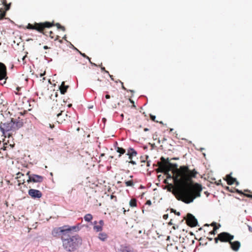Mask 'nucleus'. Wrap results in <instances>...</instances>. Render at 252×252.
I'll return each instance as SVG.
<instances>
[{
	"instance_id": "nucleus-1",
	"label": "nucleus",
	"mask_w": 252,
	"mask_h": 252,
	"mask_svg": "<svg viewBox=\"0 0 252 252\" xmlns=\"http://www.w3.org/2000/svg\"><path fill=\"white\" fill-rule=\"evenodd\" d=\"M167 163L166 171H168L170 168L173 169V179L177 187L176 191L177 199L189 204L199 197L202 189L201 186L190 182L192 178L195 177L197 173L195 170H190L187 166H181L178 168L176 164Z\"/></svg>"
},
{
	"instance_id": "nucleus-2",
	"label": "nucleus",
	"mask_w": 252,
	"mask_h": 252,
	"mask_svg": "<svg viewBox=\"0 0 252 252\" xmlns=\"http://www.w3.org/2000/svg\"><path fill=\"white\" fill-rule=\"evenodd\" d=\"M75 226L64 225L53 229L52 234L54 237H61L63 248L68 252H73L81 244L82 239L77 235H73L72 230Z\"/></svg>"
},
{
	"instance_id": "nucleus-3",
	"label": "nucleus",
	"mask_w": 252,
	"mask_h": 252,
	"mask_svg": "<svg viewBox=\"0 0 252 252\" xmlns=\"http://www.w3.org/2000/svg\"><path fill=\"white\" fill-rule=\"evenodd\" d=\"M23 125V120L20 118L16 119L11 118L10 121L5 123L1 122L0 123V128L3 134L7 133V136L10 137L16 132V130L22 127Z\"/></svg>"
},
{
	"instance_id": "nucleus-4",
	"label": "nucleus",
	"mask_w": 252,
	"mask_h": 252,
	"mask_svg": "<svg viewBox=\"0 0 252 252\" xmlns=\"http://www.w3.org/2000/svg\"><path fill=\"white\" fill-rule=\"evenodd\" d=\"M56 26L58 29H61L63 31H65V28L64 27L61 25L59 23L54 24V22H45L43 23H36L33 24L29 23L27 26V29L29 30H34L37 32L42 33L43 34L47 36L48 32H45L44 30L45 28H50L53 26Z\"/></svg>"
},
{
	"instance_id": "nucleus-5",
	"label": "nucleus",
	"mask_w": 252,
	"mask_h": 252,
	"mask_svg": "<svg viewBox=\"0 0 252 252\" xmlns=\"http://www.w3.org/2000/svg\"><path fill=\"white\" fill-rule=\"evenodd\" d=\"M234 236L228 232H221L215 238V243H218L219 241L221 242H228L229 243L234 239Z\"/></svg>"
},
{
	"instance_id": "nucleus-6",
	"label": "nucleus",
	"mask_w": 252,
	"mask_h": 252,
	"mask_svg": "<svg viewBox=\"0 0 252 252\" xmlns=\"http://www.w3.org/2000/svg\"><path fill=\"white\" fill-rule=\"evenodd\" d=\"M126 155L128 156L129 161H126L132 165H136L137 162L134 159V158L136 157L137 155V152L133 148H129L127 151Z\"/></svg>"
},
{
	"instance_id": "nucleus-7",
	"label": "nucleus",
	"mask_w": 252,
	"mask_h": 252,
	"mask_svg": "<svg viewBox=\"0 0 252 252\" xmlns=\"http://www.w3.org/2000/svg\"><path fill=\"white\" fill-rule=\"evenodd\" d=\"M184 219L186 220L187 225L190 227H194L197 225V220L191 214L188 213Z\"/></svg>"
},
{
	"instance_id": "nucleus-8",
	"label": "nucleus",
	"mask_w": 252,
	"mask_h": 252,
	"mask_svg": "<svg viewBox=\"0 0 252 252\" xmlns=\"http://www.w3.org/2000/svg\"><path fill=\"white\" fill-rule=\"evenodd\" d=\"M7 78V67L4 63L0 62V80H4V84H5Z\"/></svg>"
},
{
	"instance_id": "nucleus-9",
	"label": "nucleus",
	"mask_w": 252,
	"mask_h": 252,
	"mask_svg": "<svg viewBox=\"0 0 252 252\" xmlns=\"http://www.w3.org/2000/svg\"><path fill=\"white\" fill-rule=\"evenodd\" d=\"M43 180H44V177L40 176V175L32 174L30 176L29 179H28V180H27V182L28 183H40L43 182Z\"/></svg>"
},
{
	"instance_id": "nucleus-10",
	"label": "nucleus",
	"mask_w": 252,
	"mask_h": 252,
	"mask_svg": "<svg viewBox=\"0 0 252 252\" xmlns=\"http://www.w3.org/2000/svg\"><path fill=\"white\" fill-rule=\"evenodd\" d=\"M28 193L32 198H40L42 196V194L40 190L32 189L29 190Z\"/></svg>"
},
{
	"instance_id": "nucleus-11",
	"label": "nucleus",
	"mask_w": 252,
	"mask_h": 252,
	"mask_svg": "<svg viewBox=\"0 0 252 252\" xmlns=\"http://www.w3.org/2000/svg\"><path fill=\"white\" fill-rule=\"evenodd\" d=\"M160 159L161 161L158 162V165L159 167V169L160 170V171L164 172L165 171V170H167V162H169L166 161L165 159L163 157H161Z\"/></svg>"
},
{
	"instance_id": "nucleus-12",
	"label": "nucleus",
	"mask_w": 252,
	"mask_h": 252,
	"mask_svg": "<svg viewBox=\"0 0 252 252\" xmlns=\"http://www.w3.org/2000/svg\"><path fill=\"white\" fill-rule=\"evenodd\" d=\"M97 222L96 221H94V225L93 229L95 232H101L103 229V226L104 224V221L102 220H101L99 221L98 225H97Z\"/></svg>"
},
{
	"instance_id": "nucleus-13",
	"label": "nucleus",
	"mask_w": 252,
	"mask_h": 252,
	"mask_svg": "<svg viewBox=\"0 0 252 252\" xmlns=\"http://www.w3.org/2000/svg\"><path fill=\"white\" fill-rule=\"evenodd\" d=\"M224 180H226L227 184L229 185H232L235 183H236L237 185L239 184L236 179L231 176V174L226 175Z\"/></svg>"
},
{
	"instance_id": "nucleus-14",
	"label": "nucleus",
	"mask_w": 252,
	"mask_h": 252,
	"mask_svg": "<svg viewBox=\"0 0 252 252\" xmlns=\"http://www.w3.org/2000/svg\"><path fill=\"white\" fill-rule=\"evenodd\" d=\"M57 122L59 123H62L67 118V115L62 111L57 115Z\"/></svg>"
},
{
	"instance_id": "nucleus-15",
	"label": "nucleus",
	"mask_w": 252,
	"mask_h": 252,
	"mask_svg": "<svg viewBox=\"0 0 252 252\" xmlns=\"http://www.w3.org/2000/svg\"><path fill=\"white\" fill-rule=\"evenodd\" d=\"M231 248L234 251H238L241 246L240 243L238 241H236L234 242H231L229 243Z\"/></svg>"
},
{
	"instance_id": "nucleus-16",
	"label": "nucleus",
	"mask_w": 252,
	"mask_h": 252,
	"mask_svg": "<svg viewBox=\"0 0 252 252\" xmlns=\"http://www.w3.org/2000/svg\"><path fill=\"white\" fill-rule=\"evenodd\" d=\"M69 86L68 85H65V82H63L62 83L60 87V90L61 92V93L63 94H64L67 91V89L68 88Z\"/></svg>"
},
{
	"instance_id": "nucleus-17",
	"label": "nucleus",
	"mask_w": 252,
	"mask_h": 252,
	"mask_svg": "<svg viewBox=\"0 0 252 252\" xmlns=\"http://www.w3.org/2000/svg\"><path fill=\"white\" fill-rule=\"evenodd\" d=\"M98 237L100 240L105 241L107 239L108 235L105 232H101L99 233Z\"/></svg>"
},
{
	"instance_id": "nucleus-18",
	"label": "nucleus",
	"mask_w": 252,
	"mask_h": 252,
	"mask_svg": "<svg viewBox=\"0 0 252 252\" xmlns=\"http://www.w3.org/2000/svg\"><path fill=\"white\" fill-rule=\"evenodd\" d=\"M116 151L119 153V158H120L122 155L126 153V150L122 147H117L116 148Z\"/></svg>"
},
{
	"instance_id": "nucleus-19",
	"label": "nucleus",
	"mask_w": 252,
	"mask_h": 252,
	"mask_svg": "<svg viewBox=\"0 0 252 252\" xmlns=\"http://www.w3.org/2000/svg\"><path fill=\"white\" fill-rule=\"evenodd\" d=\"M75 49H76V50H77V51L80 53V54L81 56H82L83 57H84V58H86L87 59H88V60H89V62H90L91 64H93V65H95V66H97V65H96V64H95V63H93L91 62L90 58H89L88 56H87L85 53H82V52H81L79 50H78V49H76V48H75Z\"/></svg>"
},
{
	"instance_id": "nucleus-20",
	"label": "nucleus",
	"mask_w": 252,
	"mask_h": 252,
	"mask_svg": "<svg viewBox=\"0 0 252 252\" xmlns=\"http://www.w3.org/2000/svg\"><path fill=\"white\" fill-rule=\"evenodd\" d=\"M129 205L131 207H137V200L135 198H132L129 202Z\"/></svg>"
},
{
	"instance_id": "nucleus-21",
	"label": "nucleus",
	"mask_w": 252,
	"mask_h": 252,
	"mask_svg": "<svg viewBox=\"0 0 252 252\" xmlns=\"http://www.w3.org/2000/svg\"><path fill=\"white\" fill-rule=\"evenodd\" d=\"M49 36L51 39H54V40H57L59 39V36L55 35V34L52 32L50 31L49 32Z\"/></svg>"
},
{
	"instance_id": "nucleus-22",
	"label": "nucleus",
	"mask_w": 252,
	"mask_h": 252,
	"mask_svg": "<svg viewBox=\"0 0 252 252\" xmlns=\"http://www.w3.org/2000/svg\"><path fill=\"white\" fill-rule=\"evenodd\" d=\"M93 219V216L91 214H87L84 216V220L87 222L91 221Z\"/></svg>"
},
{
	"instance_id": "nucleus-23",
	"label": "nucleus",
	"mask_w": 252,
	"mask_h": 252,
	"mask_svg": "<svg viewBox=\"0 0 252 252\" xmlns=\"http://www.w3.org/2000/svg\"><path fill=\"white\" fill-rule=\"evenodd\" d=\"M119 252H133L132 250H131L129 248L127 247H125L122 248Z\"/></svg>"
},
{
	"instance_id": "nucleus-24",
	"label": "nucleus",
	"mask_w": 252,
	"mask_h": 252,
	"mask_svg": "<svg viewBox=\"0 0 252 252\" xmlns=\"http://www.w3.org/2000/svg\"><path fill=\"white\" fill-rule=\"evenodd\" d=\"M5 15V12L2 10V7L0 8V20L2 19Z\"/></svg>"
},
{
	"instance_id": "nucleus-25",
	"label": "nucleus",
	"mask_w": 252,
	"mask_h": 252,
	"mask_svg": "<svg viewBox=\"0 0 252 252\" xmlns=\"http://www.w3.org/2000/svg\"><path fill=\"white\" fill-rule=\"evenodd\" d=\"M125 184L126 186L128 187L130 186L132 187L134 185V183L132 180L127 181L125 182Z\"/></svg>"
},
{
	"instance_id": "nucleus-26",
	"label": "nucleus",
	"mask_w": 252,
	"mask_h": 252,
	"mask_svg": "<svg viewBox=\"0 0 252 252\" xmlns=\"http://www.w3.org/2000/svg\"><path fill=\"white\" fill-rule=\"evenodd\" d=\"M212 225L214 226V230L210 232V233L212 234H215V231L218 229V227L216 225V223L213 222L212 223Z\"/></svg>"
},
{
	"instance_id": "nucleus-27",
	"label": "nucleus",
	"mask_w": 252,
	"mask_h": 252,
	"mask_svg": "<svg viewBox=\"0 0 252 252\" xmlns=\"http://www.w3.org/2000/svg\"><path fill=\"white\" fill-rule=\"evenodd\" d=\"M237 191L239 194H244V195H245V196H246L247 197L252 198V194L243 193L242 191H239V190H237Z\"/></svg>"
},
{
	"instance_id": "nucleus-28",
	"label": "nucleus",
	"mask_w": 252,
	"mask_h": 252,
	"mask_svg": "<svg viewBox=\"0 0 252 252\" xmlns=\"http://www.w3.org/2000/svg\"><path fill=\"white\" fill-rule=\"evenodd\" d=\"M110 198L111 199H113L114 202H117V197L116 196L114 195L113 194L111 195Z\"/></svg>"
},
{
	"instance_id": "nucleus-29",
	"label": "nucleus",
	"mask_w": 252,
	"mask_h": 252,
	"mask_svg": "<svg viewBox=\"0 0 252 252\" xmlns=\"http://www.w3.org/2000/svg\"><path fill=\"white\" fill-rule=\"evenodd\" d=\"M21 87H16V90L17 92H15V94H19V95L21 94H20V93H18V92H19V91L21 90Z\"/></svg>"
},
{
	"instance_id": "nucleus-30",
	"label": "nucleus",
	"mask_w": 252,
	"mask_h": 252,
	"mask_svg": "<svg viewBox=\"0 0 252 252\" xmlns=\"http://www.w3.org/2000/svg\"><path fill=\"white\" fill-rule=\"evenodd\" d=\"M24 176V174L21 173V172H18L17 173V177L16 178L17 179H19V178H20L21 176Z\"/></svg>"
},
{
	"instance_id": "nucleus-31",
	"label": "nucleus",
	"mask_w": 252,
	"mask_h": 252,
	"mask_svg": "<svg viewBox=\"0 0 252 252\" xmlns=\"http://www.w3.org/2000/svg\"><path fill=\"white\" fill-rule=\"evenodd\" d=\"M150 118L153 121L158 122V121H156V116H155L150 115Z\"/></svg>"
},
{
	"instance_id": "nucleus-32",
	"label": "nucleus",
	"mask_w": 252,
	"mask_h": 252,
	"mask_svg": "<svg viewBox=\"0 0 252 252\" xmlns=\"http://www.w3.org/2000/svg\"><path fill=\"white\" fill-rule=\"evenodd\" d=\"M74 60L76 62H79V63H81L79 62L80 60H81V59L79 57H78L77 58L76 57H75L74 59Z\"/></svg>"
},
{
	"instance_id": "nucleus-33",
	"label": "nucleus",
	"mask_w": 252,
	"mask_h": 252,
	"mask_svg": "<svg viewBox=\"0 0 252 252\" xmlns=\"http://www.w3.org/2000/svg\"><path fill=\"white\" fill-rule=\"evenodd\" d=\"M26 57H27V56L25 55L24 57H23V58H22V60L24 64L26 63V61H25V59H26Z\"/></svg>"
},
{
	"instance_id": "nucleus-34",
	"label": "nucleus",
	"mask_w": 252,
	"mask_h": 252,
	"mask_svg": "<svg viewBox=\"0 0 252 252\" xmlns=\"http://www.w3.org/2000/svg\"><path fill=\"white\" fill-rule=\"evenodd\" d=\"M101 69L102 71H104L105 72L109 74V72L105 70V68L104 67H103H103H101Z\"/></svg>"
},
{
	"instance_id": "nucleus-35",
	"label": "nucleus",
	"mask_w": 252,
	"mask_h": 252,
	"mask_svg": "<svg viewBox=\"0 0 252 252\" xmlns=\"http://www.w3.org/2000/svg\"><path fill=\"white\" fill-rule=\"evenodd\" d=\"M149 157L148 156H145V158H143L142 157H141V160H147V159Z\"/></svg>"
},
{
	"instance_id": "nucleus-36",
	"label": "nucleus",
	"mask_w": 252,
	"mask_h": 252,
	"mask_svg": "<svg viewBox=\"0 0 252 252\" xmlns=\"http://www.w3.org/2000/svg\"><path fill=\"white\" fill-rule=\"evenodd\" d=\"M146 205H149V206L151 205V204H152V202H151V200H147V201H146Z\"/></svg>"
},
{
	"instance_id": "nucleus-37",
	"label": "nucleus",
	"mask_w": 252,
	"mask_h": 252,
	"mask_svg": "<svg viewBox=\"0 0 252 252\" xmlns=\"http://www.w3.org/2000/svg\"><path fill=\"white\" fill-rule=\"evenodd\" d=\"M168 217V214H165V215H164L163 216V219H164V220H166V219H167Z\"/></svg>"
},
{
	"instance_id": "nucleus-38",
	"label": "nucleus",
	"mask_w": 252,
	"mask_h": 252,
	"mask_svg": "<svg viewBox=\"0 0 252 252\" xmlns=\"http://www.w3.org/2000/svg\"><path fill=\"white\" fill-rule=\"evenodd\" d=\"M120 82H121V84H122V89L124 90H126V88L125 87V86H124V84L122 82H121V81H120Z\"/></svg>"
},
{
	"instance_id": "nucleus-39",
	"label": "nucleus",
	"mask_w": 252,
	"mask_h": 252,
	"mask_svg": "<svg viewBox=\"0 0 252 252\" xmlns=\"http://www.w3.org/2000/svg\"><path fill=\"white\" fill-rule=\"evenodd\" d=\"M105 98L106 99H109L110 98V95L108 94H107L105 95Z\"/></svg>"
},
{
	"instance_id": "nucleus-40",
	"label": "nucleus",
	"mask_w": 252,
	"mask_h": 252,
	"mask_svg": "<svg viewBox=\"0 0 252 252\" xmlns=\"http://www.w3.org/2000/svg\"><path fill=\"white\" fill-rule=\"evenodd\" d=\"M129 101H130L131 103H133V106L134 107H135V106L134 104V101L132 100H131V99H129Z\"/></svg>"
},
{
	"instance_id": "nucleus-41",
	"label": "nucleus",
	"mask_w": 252,
	"mask_h": 252,
	"mask_svg": "<svg viewBox=\"0 0 252 252\" xmlns=\"http://www.w3.org/2000/svg\"><path fill=\"white\" fill-rule=\"evenodd\" d=\"M175 214L177 215V216H180V213L179 212H176V211H175Z\"/></svg>"
},
{
	"instance_id": "nucleus-42",
	"label": "nucleus",
	"mask_w": 252,
	"mask_h": 252,
	"mask_svg": "<svg viewBox=\"0 0 252 252\" xmlns=\"http://www.w3.org/2000/svg\"><path fill=\"white\" fill-rule=\"evenodd\" d=\"M26 175H27V176H28L29 178H30V176H31L32 174H30V171H28V172L27 173Z\"/></svg>"
},
{
	"instance_id": "nucleus-43",
	"label": "nucleus",
	"mask_w": 252,
	"mask_h": 252,
	"mask_svg": "<svg viewBox=\"0 0 252 252\" xmlns=\"http://www.w3.org/2000/svg\"><path fill=\"white\" fill-rule=\"evenodd\" d=\"M43 48H44V49H49V48H50V47H48L47 46L45 45V46H44L43 47Z\"/></svg>"
},
{
	"instance_id": "nucleus-44",
	"label": "nucleus",
	"mask_w": 252,
	"mask_h": 252,
	"mask_svg": "<svg viewBox=\"0 0 252 252\" xmlns=\"http://www.w3.org/2000/svg\"><path fill=\"white\" fill-rule=\"evenodd\" d=\"M49 126L51 128H53V127H54V125H51V124H49Z\"/></svg>"
},
{
	"instance_id": "nucleus-45",
	"label": "nucleus",
	"mask_w": 252,
	"mask_h": 252,
	"mask_svg": "<svg viewBox=\"0 0 252 252\" xmlns=\"http://www.w3.org/2000/svg\"><path fill=\"white\" fill-rule=\"evenodd\" d=\"M249 230L250 231L252 232V227H251L250 226H249Z\"/></svg>"
},
{
	"instance_id": "nucleus-46",
	"label": "nucleus",
	"mask_w": 252,
	"mask_h": 252,
	"mask_svg": "<svg viewBox=\"0 0 252 252\" xmlns=\"http://www.w3.org/2000/svg\"><path fill=\"white\" fill-rule=\"evenodd\" d=\"M150 161H147V166H150Z\"/></svg>"
},
{
	"instance_id": "nucleus-47",
	"label": "nucleus",
	"mask_w": 252,
	"mask_h": 252,
	"mask_svg": "<svg viewBox=\"0 0 252 252\" xmlns=\"http://www.w3.org/2000/svg\"><path fill=\"white\" fill-rule=\"evenodd\" d=\"M123 209L124 210L123 213H124V215H125L126 214V211L125 209L124 208H123Z\"/></svg>"
},
{
	"instance_id": "nucleus-48",
	"label": "nucleus",
	"mask_w": 252,
	"mask_h": 252,
	"mask_svg": "<svg viewBox=\"0 0 252 252\" xmlns=\"http://www.w3.org/2000/svg\"><path fill=\"white\" fill-rule=\"evenodd\" d=\"M221 180H219L218 183H217V185H220L221 184Z\"/></svg>"
},
{
	"instance_id": "nucleus-49",
	"label": "nucleus",
	"mask_w": 252,
	"mask_h": 252,
	"mask_svg": "<svg viewBox=\"0 0 252 252\" xmlns=\"http://www.w3.org/2000/svg\"><path fill=\"white\" fill-rule=\"evenodd\" d=\"M6 10H8V9H9V6L6 5Z\"/></svg>"
},
{
	"instance_id": "nucleus-50",
	"label": "nucleus",
	"mask_w": 252,
	"mask_h": 252,
	"mask_svg": "<svg viewBox=\"0 0 252 252\" xmlns=\"http://www.w3.org/2000/svg\"><path fill=\"white\" fill-rule=\"evenodd\" d=\"M144 130L145 131H148V130H149V129H148V128H145L144 129Z\"/></svg>"
},
{
	"instance_id": "nucleus-51",
	"label": "nucleus",
	"mask_w": 252,
	"mask_h": 252,
	"mask_svg": "<svg viewBox=\"0 0 252 252\" xmlns=\"http://www.w3.org/2000/svg\"><path fill=\"white\" fill-rule=\"evenodd\" d=\"M175 210H174V209H171V212H174V213H175Z\"/></svg>"
},
{
	"instance_id": "nucleus-52",
	"label": "nucleus",
	"mask_w": 252,
	"mask_h": 252,
	"mask_svg": "<svg viewBox=\"0 0 252 252\" xmlns=\"http://www.w3.org/2000/svg\"><path fill=\"white\" fill-rule=\"evenodd\" d=\"M141 162H146V160H141Z\"/></svg>"
},
{
	"instance_id": "nucleus-53",
	"label": "nucleus",
	"mask_w": 252,
	"mask_h": 252,
	"mask_svg": "<svg viewBox=\"0 0 252 252\" xmlns=\"http://www.w3.org/2000/svg\"><path fill=\"white\" fill-rule=\"evenodd\" d=\"M109 76H110V77L111 79L112 80H113V76H112V75H109Z\"/></svg>"
},
{
	"instance_id": "nucleus-54",
	"label": "nucleus",
	"mask_w": 252,
	"mask_h": 252,
	"mask_svg": "<svg viewBox=\"0 0 252 252\" xmlns=\"http://www.w3.org/2000/svg\"><path fill=\"white\" fill-rule=\"evenodd\" d=\"M99 66H100V67H103L102 65V63H101V64L100 65H99Z\"/></svg>"
},
{
	"instance_id": "nucleus-55",
	"label": "nucleus",
	"mask_w": 252,
	"mask_h": 252,
	"mask_svg": "<svg viewBox=\"0 0 252 252\" xmlns=\"http://www.w3.org/2000/svg\"><path fill=\"white\" fill-rule=\"evenodd\" d=\"M73 64L74 65H77V63H74V62L73 63Z\"/></svg>"
},
{
	"instance_id": "nucleus-56",
	"label": "nucleus",
	"mask_w": 252,
	"mask_h": 252,
	"mask_svg": "<svg viewBox=\"0 0 252 252\" xmlns=\"http://www.w3.org/2000/svg\"><path fill=\"white\" fill-rule=\"evenodd\" d=\"M245 191H247V192H250V190H245Z\"/></svg>"
},
{
	"instance_id": "nucleus-57",
	"label": "nucleus",
	"mask_w": 252,
	"mask_h": 252,
	"mask_svg": "<svg viewBox=\"0 0 252 252\" xmlns=\"http://www.w3.org/2000/svg\"><path fill=\"white\" fill-rule=\"evenodd\" d=\"M121 116L122 118H123V117H124V115L122 114H121Z\"/></svg>"
},
{
	"instance_id": "nucleus-58",
	"label": "nucleus",
	"mask_w": 252,
	"mask_h": 252,
	"mask_svg": "<svg viewBox=\"0 0 252 252\" xmlns=\"http://www.w3.org/2000/svg\"><path fill=\"white\" fill-rule=\"evenodd\" d=\"M7 182L8 184H9L10 183V181H7Z\"/></svg>"
},
{
	"instance_id": "nucleus-59",
	"label": "nucleus",
	"mask_w": 252,
	"mask_h": 252,
	"mask_svg": "<svg viewBox=\"0 0 252 252\" xmlns=\"http://www.w3.org/2000/svg\"><path fill=\"white\" fill-rule=\"evenodd\" d=\"M71 105H72V104H69V105H68V107H71Z\"/></svg>"
},
{
	"instance_id": "nucleus-60",
	"label": "nucleus",
	"mask_w": 252,
	"mask_h": 252,
	"mask_svg": "<svg viewBox=\"0 0 252 252\" xmlns=\"http://www.w3.org/2000/svg\"><path fill=\"white\" fill-rule=\"evenodd\" d=\"M97 80L99 81H101V80L99 78L97 79Z\"/></svg>"
},
{
	"instance_id": "nucleus-61",
	"label": "nucleus",
	"mask_w": 252,
	"mask_h": 252,
	"mask_svg": "<svg viewBox=\"0 0 252 252\" xmlns=\"http://www.w3.org/2000/svg\"><path fill=\"white\" fill-rule=\"evenodd\" d=\"M104 154H101V156H103Z\"/></svg>"
},
{
	"instance_id": "nucleus-62",
	"label": "nucleus",
	"mask_w": 252,
	"mask_h": 252,
	"mask_svg": "<svg viewBox=\"0 0 252 252\" xmlns=\"http://www.w3.org/2000/svg\"><path fill=\"white\" fill-rule=\"evenodd\" d=\"M5 2H6V0H4V1L3 2V3Z\"/></svg>"
},
{
	"instance_id": "nucleus-63",
	"label": "nucleus",
	"mask_w": 252,
	"mask_h": 252,
	"mask_svg": "<svg viewBox=\"0 0 252 252\" xmlns=\"http://www.w3.org/2000/svg\"><path fill=\"white\" fill-rule=\"evenodd\" d=\"M65 37H65V36H64L63 37V39H65Z\"/></svg>"
}]
</instances>
